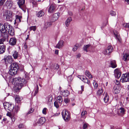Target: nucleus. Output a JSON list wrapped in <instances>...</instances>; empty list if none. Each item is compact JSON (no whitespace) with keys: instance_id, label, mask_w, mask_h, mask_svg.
Instances as JSON below:
<instances>
[{"instance_id":"ea45409f","label":"nucleus","mask_w":129,"mask_h":129,"mask_svg":"<svg viewBox=\"0 0 129 129\" xmlns=\"http://www.w3.org/2000/svg\"><path fill=\"white\" fill-rule=\"evenodd\" d=\"M93 84L94 89H96L98 86V84L95 82V80H94L93 82Z\"/></svg>"},{"instance_id":"0eeeda50","label":"nucleus","mask_w":129,"mask_h":129,"mask_svg":"<svg viewBox=\"0 0 129 129\" xmlns=\"http://www.w3.org/2000/svg\"><path fill=\"white\" fill-rule=\"evenodd\" d=\"M113 50V48L111 45L108 46L103 52V53L105 55H109L112 52Z\"/></svg>"},{"instance_id":"2eb2a0df","label":"nucleus","mask_w":129,"mask_h":129,"mask_svg":"<svg viewBox=\"0 0 129 129\" xmlns=\"http://www.w3.org/2000/svg\"><path fill=\"white\" fill-rule=\"evenodd\" d=\"M110 66L112 68H115L117 66V64L115 60H111L110 62Z\"/></svg>"},{"instance_id":"473e14b6","label":"nucleus","mask_w":129,"mask_h":129,"mask_svg":"<svg viewBox=\"0 0 129 129\" xmlns=\"http://www.w3.org/2000/svg\"><path fill=\"white\" fill-rule=\"evenodd\" d=\"M56 101H57L59 104L61 105L63 101L62 97L60 96H58L57 97V99Z\"/></svg>"},{"instance_id":"338daca9","label":"nucleus","mask_w":129,"mask_h":129,"mask_svg":"<svg viewBox=\"0 0 129 129\" xmlns=\"http://www.w3.org/2000/svg\"><path fill=\"white\" fill-rule=\"evenodd\" d=\"M6 120H7V118H3V121H4V122Z\"/></svg>"},{"instance_id":"4468645a","label":"nucleus","mask_w":129,"mask_h":129,"mask_svg":"<svg viewBox=\"0 0 129 129\" xmlns=\"http://www.w3.org/2000/svg\"><path fill=\"white\" fill-rule=\"evenodd\" d=\"M10 68L18 70L19 68V67L18 63L16 62H13L11 64L10 66Z\"/></svg>"},{"instance_id":"a18cd8bd","label":"nucleus","mask_w":129,"mask_h":129,"mask_svg":"<svg viewBox=\"0 0 129 129\" xmlns=\"http://www.w3.org/2000/svg\"><path fill=\"white\" fill-rule=\"evenodd\" d=\"M83 82L84 83H86L88 84L89 85H90V81H88V79L86 78L85 79V80H83Z\"/></svg>"},{"instance_id":"9b49d317","label":"nucleus","mask_w":129,"mask_h":129,"mask_svg":"<svg viewBox=\"0 0 129 129\" xmlns=\"http://www.w3.org/2000/svg\"><path fill=\"white\" fill-rule=\"evenodd\" d=\"M25 2V0H18V1L17 2V4L19 8L22 10H23L25 7V6L24 5Z\"/></svg>"},{"instance_id":"c756f323","label":"nucleus","mask_w":129,"mask_h":129,"mask_svg":"<svg viewBox=\"0 0 129 129\" xmlns=\"http://www.w3.org/2000/svg\"><path fill=\"white\" fill-rule=\"evenodd\" d=\"M7 115L10 118L12 122H14L15 121L16 119L14 115H12L10 113H7Z\"/></svg>"},{"instance_id":"bf43d9fd","label":"nucleus","mask_w":129,"mask_h":129,"mask_svg":"<svg viewBox=\"0 0 129 129\" xmlns=\"http://www.w3.org/2000/svg\"><path fill=\"white\" fill-rule=\"evenodd\" d=\"M86 77L84 76H83L82 78H81V80L83 82V80H85V79H86Z\"/></svg>"},{"instance_id":"680f3d73","label":"nucleus","mask_w":129,"mask_h":129,"mask_svg":"<svg viewBox=\"0 0 129 129\" xmlns=\"http://www.w3.org/2000/svg\"><path fill=\"white\" fill-rule=\"evenodd\" d=\"M24 48L25 49H26L27 48V46L26 43H25L24 44Z\"/></svg>"},{"instance_id":"423d86ee","label":"nucleus","mask_w":129,"mask_h":129,"mask_svg":"<svg viewBox=\"0 0 129 129\" xmlns=\"http://www.w3.org/2000/svg\"><path fill=\"white\" fill-rule=\"evenodd\" d=\"M3 60L4 61L6 65H7L8 63L11 64L12 62L13 59L11 56L5 55Z\"/></svg>"},{"instance_id":"f03ea898","label":"nucleus","mask_w":129,"mask_h":129,"mask_svg":"<svg viewBox=\"0 0 129 129\" xmlns=\"http://www.w3.org/2000/svg\"><path fill=\"white\" fill-rule=\"evenodd\" d=\"M12 26L8 23L6 22L3 25L2 27H0V33L4 35H7L8 31L9 30Z\"/></svg>"},{"instance_id":"c03bdc74","label":"nucleus","mask_w":129,"mask_h":129,"mask_svg":"<svg viewBox=\"0 0 129 129\" xmlns=\"http://www.w3.org/2000/svg\"><path fill=\"white\" fill-rule=\"evenodd\" d=\"M29 29L30 31L33 30V31H35L36 29V26H31L30 27Z\"/></svg>"},{"instance_id":"f8f14e48","label":"nucleus","mask_w":129,"mask_h":129,"mask_svg":"<svg viewBox=\"0 0 129 129\" xmlns=\"http://www.w3.org/2000/svg\"><path fill=\"white\" fill-rule=\"evenodd\" d=\"M22 19V16H21L16 15H15V20L14 24L21 22Z\"/></svg>"},{"instance_id":"2f4dec72","label":"nucleus","mask_w":129,"mask_h":129,"mask_svg":"<svg viewBox=\"0 0 129 129\" xmlns=\"http://www.w3.org/2000/svg\"><path fill=\"white\" fill-rule=\"evenodd\" d=\"M72 20V18L71 17H68L67 20H66L65 22V24L66 26L68 27L70 22Z\"/></svg>"},{"instance_id":"052dcab7","label":"nucleus","mask_w":129,"mask_h":129,"mask_svg":"<svg viewBox=\"0 0 129 129\" xmlns=\"http://www.w3.org/2000/svg\"><path fill=\"white\" fill-rule=\"evenodd\" d=\"M23 127V125L22 124H20L18 126V127L19 128H21Z\"/></svg>"},{"instance_id":"f257e3e1","label":"nucleus","mask_w":129,"mask_h":129,"mask_svg":"<svg viewBox=\"0 0 129 129\" xmlns=\"http://www.w3.org/2000/svg\"><path fill=\"white\" fill-rule=\"evenodd\" d=\"M26 83V80L21 78H15L13 79L12 83L15 86L14 89L16 91L20 89Z\"/></svg>"},{"instance_id":"c9c22d12","label":"nucleus","mask_w":129,"mask_h":129,"mask_svg":"<svg viewBox=\"0 0 129 129\" xmlns=\"http://www.w3.org/2000/svg\"><path fill=\"white\" fill-rule=\"evenodd\" d=\"M85 75L89 78H92V76L90 74V73L88 71H85Z\"/></svg>"},{"instance_id":"f704fd0d","label":"nucleus","mask_w":129,"mask_h":129,"mask_svg":"<svg viewBox=\"0 0 129 129\" xmlns=\"http://www.w3.org/2000/svg\"><path fill=\"white\" fill-rule=\"evenodd\" d=\"M52 25V23L51 22H46L44 25V27L46 28L48 27L51 26Z\"/></svg>"},{"instance_id":"49530a36","label":"nucleus","mask_w":129,"mask_h":129,"mask_svg":"<svg viewBox=\"0 0 129 129\" xmlns=\"http://www.w3.org/2000/svg\"><path fill=\"white\" fill-rule=\"evenodd\" d=\"M53 67L55 69L57 70L59 68V66L58 64H55L53 65Z\"/></svg>"},{"instance_id":"de8ad7c7","label":"nucleus","mask_w":129,"mask_h":129,"mask_svg":"<svg viewBox=\"0 0 129 129\" xmlns=\"http://www.w3.org/2000/svg\"><path fill=\"white\" fill-rule=\"evenodd\" d=\"M64 101L66 104H67L69 102L70 100L68 98H66L64 99Z\"/></svg>"},{"instance_id":"774afa93","label":"nucleus","mask_w":129,"mask_h":129,"mask_svg":"<svg viewBox=\"0 0 129 129\" xmlns=\"http://www.w3.org/2000/svg\"><path fill=\"white\" fill-rule=\"evenodd\" d=\"M125 1L128 4H129V0H125Z\"/></svg>"},{"instance_id":"393cba45","label":"nucleus","mask_w":129,"mask_h":129,"mask_svg":"<svg viewBox=\"0 0 129 129\" xmlns=\"http://www.w3.org/2000/svg\"><path fill=\"white\" fill-rule=\"evenodd\" d=\"M91 47V45L89 44L84 45L83 48V49L84 51L87 52L88 51V50L89 49V48Z\"/></svg>"},{"instance_id":"5701e85b","label":"nucleus","mask_w":129,"mask_h":129,"mask_svg":"<svg viewBox=\"0 0 129 129\" xmlns=\"http://www.w3.org/2000/svg\"><path fill=\"white\" fill-rule=\"evenodd\" d=\"M45 119L44 117H41L40 118L39 120L35 122L38 124H41L43 123L45 121Z\"/></svg>"},{"instance_id":"1a4fd4ad","label":"nucleus","mask_w":129,"mask_h":129,"mask_svg":"<svg viewBox=\"0 0 129 129\" xmlns=\"http://www.w3.org/2000/svg\"><path fill=\"white\" fill-rule=\"evenodd\" d=\"M122 82H126L129 81V74L128 73L123 74L120 79Z\"/></svg>"},{"instance_id":"e2e57ef3","label":"nucleus","mask_w":129,"mask_h":129,"mask_svg":"<svg viewBox=\"0 0 129 129\" xmlns=\"http://www.w3.org/2000/svg\"><path fill=\"white\" fill-rule=\"evenodd\" d=\"M55 53L56 54H58V50H56L55 51Z\"/></svg>"},{"instance_id":"37998d69","label":"nucleus","mask_w":129,"mask_h":129,"mask_svg":"<svg viewBox=\"0 0 129 129\" xmlns=\"http://www.w3.org/2000/svg\"><path fill=\"white\" fill-rule=\"evenodd\" d=\"M79 47V45L78 44H76L74 46V47L73 49V50L74 51H75L77 50L78 48Z\"/></svg>"},{"instance_id":"72a5a7b5","label":"nucleus","mask_w":129,"mask_h":129,"mask_svg":"<svg viewBox=\"0 0 129 129\" xmlns=\"http://www.w3.org/2000/svg\"><path fill=\"white\" fill-rule=\"evenodd\" d=\"M109 96L107 93H106L105 94V97L104 99L105 102L106 103L108 102L109 100Z\"/></svg>"},{"instance_id":"79ce46f5","label":"nucleus","mask_w":129,"mask_h":129,"mask_svg":"<svg viewBox=\"0 0 129 129\" xmlns=\"http://www.w3.org/2000/svg\"><path fill=\"white\" fill-rule=\"evenodd\" d=\"M54 106L57 108L59 107V106L60 105V104H59L56 101H55L54 103Z\"/></svg>"},{"instance_id":"39448f33","label":"nucleus","mask_w":129,"mask_h":129,"mask_svg":"<svg viewBox=\"0 0 129 129\" xmlns=\"http://www.w3.org/2000/svg\"><path fill=\"white\" fill-rule=\"evenodd\" d=\"M5 20L7 21H12V12L7 11L4 16Z\"/></svg>"},{"instance_id":"0e129e2a","label":"nucleus","mask_w":129,"mask_h":129,"mask_svg":"<svg viewBox=\"0 0 129 129\" xmlns=\"http://www.w3.org/2000/svg\"><path fill=\"white\" fill-rule=\"evenodd\" d=\"M83 76H80V75H79L78 76V78H79L81 80V78H82Z\"/></svg>"},{"instance_id":"3c124183","label":"nucleus","mask_w":129,"mask_h":129,"mask_svg":"<svg viewBox=\"0 0 129 129\" xmlns=\"http://www.w3.org/2000/svg\"><path fill=\"white\" fill-rule=\"evenodd\" d=\"M34 111V109L33 108H31L27 114H30L32 113Z\"/></svg>"},{"instance_id":"e433bc0d","label":"nucleus","mask_w":129,"mask_h":129,"mask_svg":"<svg viewBox=\"0 0 129 129\" xmlns=\"http://www.w3.org/2000/svg\"><path fill=\"white\" fill-rule=\"evenodd\" d=\"M15 99L16 102L18 103H19L22 100V99L20 98L19 95L17 96L15 98Z\"/></svg>"},{"instance_id":"7c9ffc66","label":"nucleus","mask_w":129,"mask_h":129,"mask_svg":"<svg viewBox=\"0 0 129 129\" xmlns=\"http://www.w3.org/2000/svg\"><path fill=\"white\" fill-rule=\"evenodd\" d=\"M8 33L11 36H13L15 34L14 30L13 28L12 27L8 31Z\"/></svg>"},{"instance_id":"13d9d810","label":"nucleus","mask_w":129,"mask_h":129,"mask_svg":"<svg viewBox=\"0 0 129 129\" xmlns=\"http://www.w3.org/2000/svg\"><path fill=\"white\" fill-rule=\"evenodd\" d=\"M38 89L39 88L38 87V85H37V89H36V90L35 91V93L36 94H37L38 93Z\"/></svg>"},{"instance_id":"8fccbe9b","label":"nucleus","mask_w":129,"mask_h":129,"mask_svg":"<svg viewBox=\"0 0 129 129\" xmlns=\"http://www.w3.org/2000/svg\"><path fill=\"white\" fill-rule=\"evenodd\" d=\"M87 123H85L83 125V129H85L87 127Z\"/></svg>"},{"instance_id":"6e6d98bb","label":"nucleus","mask_w":129,"mask_h":129,"mask_svg":"<svg viewBox=\"0 0 129 129\" xmlns=\"http://www.w3.org/2000/svg\"><path fill=\"white\" fill-rule=\"evenodd\" d=\"M5 1V0H1L0 1V6L3 5Z\"/></svg>"},{"instance_id":"a19ab883","label":"nucleus","mask_w":129,"mask_h":129,"mask_svg":"<svg viewBox=\"0 0 129 129\" xmlns=\"http://www.w3.org/2000/svg\"><path fill=\"white\" fill-rule=\"evenodd\" d=\"M103 91L102 89H99L97 92V93L99 95H101Z\"/></svg>"},{"instance_id":"6e6552de","label":"nucleus","mask_w":129,"mask_h":129,"mask_svg":"<svg viewBox=\"0 0 129 129\" xmlns=\"http://www.w3.org/2000/svg\"><path fill=\"white\" fill-rule=\"evenodd\" d=\"M56 6L54 4H51L49 6L48 8V11L49 13L51 14L55 12Z\"/></svg>"},{"instance_id":"ddd939ff","label":"nucleus","mask_w":129,"mask_h":129,"mask_svg":"<svg viewBox=\"0 0 129 129\" xmlns=\"http://www.w3.org/2000/svg\"><path fill=\"white\" fill-rule=\"evenodd\" d=\"M114 75L116 78L119 79L121 76V73L118 69H116L114 71Z\"/></svg>"},{"instance_id":"4be33fe9","label":"nucleus","mask_w":129,"mask_h":129,"mask_svg":"<svg viewBox=\"0 0 129 129\" xmlns=\"http://www.w3.org/2000/svg\"><path fill=\"white\" fill-rule=\"evenodd\" d=\"M63 41L60 40L59 41L58 44L56 45V47L58 48H60L63 46Z\"/></svg>"},{"instance_id":"a878e982","label":"nucleus","mask_w":129,"mask_h":129,"mask_svg":"<svg viewBox=\"0 0 129 129\" xmlns=\"http://www.w3.org/2000/svg\"><path fill=\"white\" fill-rule=\"evenodd\" d=\"M123 59L125 61H127L129 60V54L127 53L124 54Z\"/></svg>"},{"instance_id":"9d476101","label":"nucleus","mask_w":129,"mask_h":129,"mask_svg":"<svg viewBox=\"0 0 129 129\" xmlns=\"http://www.w3.org/2000/svg\"><path fill=\"white\" fill-rule=\"evenodd\" d=\"M17 41V39L15 37H12L9 40V44L12 46H14L16 44Z\"/></svg>"},{"instance_id":"4c0bfd02","label":"nucleus","mask_w":129,"mask_h":129,"mask_svg":"<svg viewBox=\"0 0 129 129\" xmlns=\"http://www.w3.org/2000/svg\"><path fill=\"white\" fill-rule=\"evenodd\" d=\"M120 112V113L122 114H125V111L124 109L122 107H121L119 109Z\"/></svg>"},{"instance_id":"c85d7f7f","label":"nucleus","mask_w":129,"mask_h":129,"mask_svg":"<svg viewBox=\"0 0 129 129\" xmlns=\"http://www.w3.org/2000/svg\"><path fill=\"white\" fill-rule=\"evenodd\" d=\"M20 109V107L19 106L17 105L16 106L14 109V110L13 109V113H14L15 114H17L19 110Z\"/></svg>"},{"instance_id":"09e8293b","label":"nucleus","mask_w":129,"mask_h":129,"mask_svg":"<svg viewBox=\"0 0 129 129\" xmlns=\"http://www.w3.org/2000/svg\"><path fill=\"white\" fill-rule=\"evenodd\" d=\"M115 83L116 85L115 86H120V82L119 81L117 80H116L115 81Z\"/></svg>"},{"instance_id":"6ab92c4d","label":"nucleus","mask_w":129,"mask_h":129,"mask_svg":"<svg viewBox=\"0 0 129 129\" xmlns=\"http://www.w3.org/2000/svg\"><path fill=\"white\" fill-rule=\"evenodd\" d=\"M114 34L116 38V39L120 43H121L122 42V40L120 38V35L118 32L115 33L114 32Z\"/></svg>"},{"instance_id":"aec40b11","label":"nucleus","mask_w":129,"mask_h":129,"mask_svg":"<svg viewBox=\"0 0 129 129\" xmlns=\"http://www.w3.org/2000/svg\"><path fill=\"white\" fill-rule=\"evenodd\" d=\"M3 38H2L0 39V44H3L4 42L5 41L6 39H7V40H8V35H4V36L3 35Z\"/></svg>"},{"instance_id":"603ef678","label":"nucleus","mask_w":129,"mask_h":129,"mask_svg":"<svg viewBox=\"0 0 129 129\" xmlns=\"http://www.w3.org/2000/svg\"><path fill=\"white\" fill-rule=\"evenodd\" d=\"M110 14L112 16H114L116 15L115 12L113 11H111Z\"/></svg>"},{"instance_id":"b1692460","label":"nucleus","mask_w":129,"mask_h":129,"mask_svg":"<svg viewBox=\"0 0 129 129\" xmlns=\"http://www.w3.org/2000/svg\"><path fill=\"white\" fill-rule=\"evenodd\" d=\"M44 15V10H42L38 12L36 14L37 16L39 17H40L43 16Z\"/></svg>"},{"instance_id":"a211bd4d","label":"nucleus","mask_w":129,"mask_h":129,"mask_svg":"<svg viewBox=\"0 0 129 129\" xmlns=\"http://www.w3.org/2000/svg\"><path fill=\"white\" fill-rule=\"evenodd\" d=\"M18 70L10 68L9 69V73L11 75H13L16 74Z\"/></svg>"},{"instance_id":"864d4df0","label":"nucleus","mask_w":129,"mask_h":129,"mask_svg":"<svg viewBox=\"0 0 129 129\" xmlns=\"http://www.w3.org/2000/svg\"><path fill=\"white\" fill-rule=\"evenodd\" d=\"M81 91H79L78 92V93L80 94L82 93V92L84 91V86H81Z\"/></svg>"},{"instance_id":"58836bf2","label":"nucleus","mask_w":129,"mask_h":129,"mask_svg":"<svg viewBox=\"0 0 129 129\" xmlns=\"http://www.w3.org/2000/svg\"><path fill=\"white\" fill-rule=\"evenodd\" d=\"M87 113V112L85 111H82L81 113V117L83 118L84 119H85L86 117L85 116V115Z\"/></svg>"},{"instance_id":"412c9836","label":"nucleus","mask_w":129,"mask_h":129,"mask_svg":"<svg viewBox=\"0 0 129 129\" xmlns=\"http://www.w3.org/2000/svg\"><path fill=\"white\" fill-rule=\"evenodd\" d=\"M60 94L63 96L66 97L69 95L70 92L67 90H64L63 92H61Z\"/></svg>"},{"instance_id":"dca6fc26","label":"nucleus","mask_w":129,"mask_h":129,"mask_svg":"<svg viewBox=\"0 0 129 129\" xmlns=\"http://www.w3.org/2000/svg\"><path fill=\"white\" fill-rule=\"evenodd\" d=\"M59 14L57 13L54 14L52 17V22H54L57 20L59 17Z\"/></svg>"},{"instance_id":"7ed1b4c3","label":"nucleus","mask_w":129,"mask_h":129,"mask_svg":"<svg viewBox=\"0 0 129 129\" xmlns=\"http://www.w3.org/2000/svg\"><path fill=\"white\" fill-rule=\"evenodd\" d=\"M61 114L63 118L65 121H68L70 120V115L68 111L66 110H63Z\"/></svg>"},{"instance_id":"20e7f679","label":"nucleus","mask_w":129,"mask_h":129,"mask_svg":"<svg viewBox=\"0 0 129 129\" xmlns=\"http://www.w3.org/2000/svg\"><path fill=\"white\" fill-rule=\"evenodd\" d=\"M3 105L4 108L6 110H8L10 111H13L14 109V106L12 104H9L7 102L3 103Z\"/></svg>"},{"instance_id":"bb28decb","label":"nucleus","mask_w":129,"mask_h":129,"mask_svg":"<svg viewBox=\"0 0 129 129\" xmlns=\"http://www.w3.org/2000/svg\"><path fill=\"white\" fill-rule=\"evenodd\" d=\"M6 50V47L5 46H0V54L4 53Z\"/></svg>"},{"instance_id":"f3484780","label":"nucleus","mask_w":129,"mask_h":129,"mask_svg":"<svg viewBox=\"0 0 129 129\" xmlns=\"http://www.w3.org/2000/svg\"><path fill=\"white\" fill-rule=\"evenodd\" d=\"M120 86H114L113 88V91L114 93L116 94H117L120 92Z\"/></svg>"},{"instance_id":"4d7b16f0","label":"nucleus","mask_w":129,"mask_h":129,"mask_svg":"<svg viewBox=\"0 0 129 129\" xmlns=\"http://www.w3.org/2000/svg\"><path fill=\"white\" fill-rule=\"evenodd\" d=\"M124 26L126 28H129V23H126L125 24V26Z\"/></svg>"},{"instance_id":"69168bd1","label":"nucleus","mask_w":129,"mask_h":129,"mask_svg":"<svg viewBox=\"0 0 129 129\" xmlns=\"http://www.w3.org/2000/svg\"><path fill=\"white\" fill-rule=\"evenodd\" d=\"M76 56H77V58H79L81 56L80 54H79L77 55Z\"/></svg>"},{"instance_id":"5fc2aeb1","label":"nucleus","mask_w":129,"mask_h":129,"mask_svg":"<svg viewBox=\"0 0 129 129\" xmlns=\"http://www.w3.org/2000/svg\"><path fill=\"white\" fill-rule=\"evenodd\" d=\"M47 109L46 108H44L42 111V112L43 114H46V111Z\"/></svg>"},{"instance_id":"cd10ccee","label":"nucleus","mask_w":129,"mask_h":129,"mask_svg":"<svg viewBox=\"0 0 129 129\" xmlns=\"http://www.w3.org/2000/svg\"><path fill=\"white\" fill-rule=\"evenodd\" d=\"M18 53L16 51H14L13 53L12 56L14 59H16L19 56Z\"/></svg>"}]
</instances>
